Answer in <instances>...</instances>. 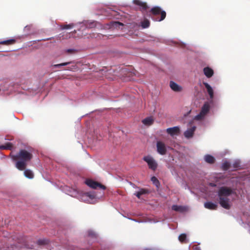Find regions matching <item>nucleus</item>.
I'll return each instance as SVG.
<instances>
[{"mask_svg": "<svg viewBox=\"0 0 250 250\" xmlns=\"http://www.w3.org/2000/svg\"><path fill=\"white\" fill-rule=\"evenodd\" d=\"M10 156L12 160L16 162L15 167L16 168L21 171L25 169L27 163L33 158L31 148H29L28 150L21 149L17 154L13 155L11 154Z\"/></svg>", "mask_w": 250, "mask_h": 250, "instance_id": "1", "label": "nucleus"}, {"mask_svg": "<svg viewBox=\"0 0 250 250\" xmlns=\"http://www.w3.org/2000/svg\"><path fill=\"white\" fill-rule=\"evenodd\" d=\"M233 192L230 188L227 187H221L218 192V195L219 198V204L223 208L229 209L230 208V205L229 203V199L228 197Z\"/></svg>", "mask_w": 250, "mask_h": 250, "instance_id": "2", "label": "nucleus"}, {"mask_svg": "<svg viewBox=\"0 0 250 250\" xmlns=\"http://www.w3.org/2000/svg\"><path fill=\"white\" fill-rule=\"evenodd\" d=\"M1 235L4 237H8V241L10 243L14 241L19 244L25 245L26 242V238L21 234L14 233L9 237L10 234L6 231H3L1 232Z\"/></svg>", "mask_w": 250, "mask_h": 250, "instance_id": "3", "label": "nucleus"}, {"mask_svg": "<svg viewBox=\"0 0 250 250\" xmlns=\"http://www.w3.org/2000/svg\"><path fill=\"white\" fill-rule=\"evenodd\" d=\"M150 12L153 16L152 19L156 21H161L164 20L166 17V13L162 11L160 7L156 6L151 8Z\"/></svg>", "mask_w": 250, "mask_h": 250, "instance_id": "4", "label": "nucleus"}, {"mask_svg": "<svg viewBox=\"0 0 250 250\" xmlns=\"http://www.w3.org/2000/svg\"><path fill=\"white\" fill-rule=\"evenodd\" d=\"M210 106L208 103H205L201 108L200 112L195 116L194 119L196 120H201L203 119L205 115L208 112Z\"/></svg>", "mask_w": 250, "mask_h": 250, "instance_id": "5", "label": "nucleus"}, {"mask_svg": "<svg viewBox=\"0 0 250 250\" xmlns=\"http://www.w3.org/2000/svg\"><path fill=\"white\" fill-rule=\"evenodd\" d=\"M143 160L147 163L149 168L153 171H155L157 169L158 164L152 157L147 155L144 157Z\"/></svg>", "mask_w": 250, "mask_h": 250, "instance_id": "6", "label": "nucleus"}, {"mask_svg": "<svg viewBox=\"0 0 250 250\" xmlns=\"http://www.w3.org/2000/svg\"><path fill=\"white\" fill-rule=\"evenodd\" d=\"M85 183L88 187H90L91 188H94V189L100 188L103 190H104L106 188V187L104 185L100 184V183H99L98 182L94 181L91 179H87L85 181Z\"/></svg>", "mask_w": 250, "mask_h": 250, "instance_id": "7", "label": "nucleus"}, {"mask_svg": "<svg viewBox=\"0 0 250 250\" xmlns=\"http://www.w3.org/2000/svg\"><path fill=\"white\" fill-rule=\"evenodd\" d=\"M157 151L162 155H165L167 153V148L164 143L162 141H158L156 144Z\"/></svg>", "mask_w": 250, "mask_h": 250, "instance_id": "8", "label": "nucleus"}, {"mask_svg": "<svg viewBox=\"0 0 250 250\" xmlns=\"http://www.w3.org/2000/svg\"><path fill=\"white\" fill-rule=\"evenodd\" d=\"M167 132L172 136L178 135L180 133V128L178 126L168 128L167 129Z\"/></svg>", "mask_w": 250, "mask_h": 250, "instance_id": "9", "label": "nucleus"}, {"mask_svg": "<svg viewBox=\"0 0 250 250\" xmlns=\"http://www.w3.org/2000/svg\"><path fill=\"white\" fill-rule=\"evenodd\" d=\"M133 3L140 6V10L142 11H146L148 8L146 3L140 0H134Z\"/></svg>", "mask_w": 250, "mask_h": 250, "instance_id": "10", "label": "nucleus"}, {"mask_svg": "<svg viewBox=\"0 0 250 250\" xmlns=\"http://www.w3.org/2000/svg\"><path fill=\"white\" fill-rule=\"evenodd\" d=\"M196 128L195 126H193L191 128L188 129L184 132V136L186 138H189L193 136L194 132Z\"/></svg>", "mask_w": 250, "mask_h": 250, "instance_id": "11", "label": "nucleus"}, {"mask_svg": "<svg viewBox=\"0 0 250 250\" xmlns=\"http://www.w3.org/2000/svg\"><path fill=\"white\" fill-rule=\"evenodd\" d=\"M204 73L205 76L208 78L211 77L213 74V70L209 67H206L203 69Z\"/></svg>", "mask_w": 250, "mask_h": 250, "instance_id": "12", "label": "nucleus"}, {"mask_svg": "<svg viewBox=\"0 0 250 250\" xmlns=\"http://www.w3.org/2000/svg\"><path fill=\"white\" fill-rule=\"evenodd\" d=\"M204 207L205 208L210 210H215L217 208V205L216 204L211 202H207L205 203Z\"/></svg>", "mask_w": 250, "mask_h": 250, "instance_id": "13", "label": "nucleus"}, {"mask_svg": "<svg viewBox=\"0 0 250 250\" xmlns=\"http://www.w3.org/2000/svg\"><path fill=\"white\" fill-rule=\"evenodd\" d=\"M169 85L170 88L174 91L179 92L182 89L181 86L173 81H170Z\"/></svg>", "mask_w": 250, "mask_h": 250, "instance_id": "14", "label": "nucleus"}, {"mask_svg": "<svg viewBox=\"0 0 250 250\" xmlns=\"http://www.w3.org/2000/svg\"><path fill=\"white\" fill-rule=\"evenodd\" d=\"M203 84L207 90L208 93L209 95L210 98L212 99L213 98V90L212 87L207 83L204 82Z\"/></svg>", "mask_w": 250, "mask_h": 250, "instance_id": "15", "label": "nucleus"}, {"mask_svg": "<svg viewBox=\"0 0 250 250\" xmlns=\"http://www.w3.org/2000/svg\"><path fill=\"white\" fill-rule=\"evenodd\" d=\"M142 123L145 125L150 126L153 124L154 119L152 117H148L143 120Z\"/></svg>", "mask_w": 250, "mask_h": 250, "instance_id": "16", "label": "nucleus"}, {"mask_svg": "<svg viewBox=\"0 0 250 250\" xmlns=\"http://www.w3.org/2000/svg\"><path fill=\"white\" fill-rule=\"evenodd\" d=\"M172 209L176 211L183 212L186 211V208L185 207L181 206L173 205L172 206Z\"/></svg>", "mask_w": 250, "mask_h": 250, "instance_id": "17", "label": "nucleus"}, {"mask_svg": "<svg viewBox=\"0 0 250 250\" xmlns=\"http://www.w3.org/2000/svg\"><path fill=\"white\" fill-rule=\"evenodd\" d=\"M205 161L208 164H213L215 162V158L211 155L208 154L204 157Z\"/></svg>", "mask_w": 250, "mask_h": 250, "instance_id": "18", "label": "nucleus"}, {"mask_svg": "<svg viewBox=\"0 0 250 250\" xmlns=\"http://www.w3.org/2000/svg\"><path fill=\"white\" fill-rule=\"evenodd\" d=\"M24 170V175L26 177L29 179H33L34 178V175L32 171L30 169H25Z\"/></svg>", "mask_w": 250, "mask_h": 250, "instance_id": "19", "label": "nucleus"}, {"mask_svg": "<svg viewBox=\"0 0 250 250\" xmlns=\"http://www.w3.org/2000/svg\"><path fill=\"white\" fill-rule=\"evenodd\" d=\"M13 145L11 143H7L4 145L0 146V149L12 150L13 149Z\"/></svg>", "mask_w": 250, "mask_h": 250, "instance_id": "20", "label": "nucleus"}, {"mask_svg": "<svg viewBox=\"0 0 250 250\" xmlns=\"http://www.w3.org/2000/svg\"><path fill=\"white\" fill-rule=\"evenodd\" d=\"M148 193V190L146 189L142 188L139 191L137 192L134 194L138 198H141V196L144 194H146Z\"/></svg>", "mask_w": 250, "mask_h": 250, "instance_id": "21", "label": "nucleus"}, {"mask_svg": "<svg viewBox=\"0 0 250 250\" xmlns=\"http://www.w3.org/2000/svg\"><path fill=\"white\" fill-rule=\"evenodd\" d=\"M49 240L47 239H39L37 241V244L39 246H44L49 243Z\"/></svg>", "mask_w": 250, "mask_h": 250, "instance_id": "22", "label": "nucleus"}, {"mask_svg": "<svg viewBox=\"0 0 250 250\" xmlns=\"http://www.w3.org/2000/svg\"><path fill=\"white\" fill-rule=\"evenodd\" d=\"M150 22L148 20L145 19L143 21L141 22V26L143 28H146L149 26Z\"/></svg>", "mask_w": 250, "mask_h": 250, "instance_id": "23", "label": "nucleus"}, {"mask_svg": "<svg viewBox=\"0 0 250 250\" xmlns=\"http://www.w3.org/2000/svg\"><path fill=\"white\" fill-rule=\"evenodd\" d=\"M15 42V40L14 39H10L6 41H4L0 42L1 44L9 45L13 44Z\"/></svg>", "mask_w": 250, "mask_h": 250, "instance_id": "24", "label": "nucleus"}, {"mask_svg": "<svg viewBox=\"0 0 250 250\" xmlns=\"http://www.w3.org/2000/svg\"><path fill=\"white\" fill-rule=\"evenodd\" d=\"M230 167V165L229 162H225L223 163L222 166V168L224 170H228Z\"/></svg>", "mask_w": 250, "mask_h": 250, "instance_id": "25", "label": "nucleus"}, {"mask_svg": "<svg viewBox=\"0 0 250 250\" xmlns=\"http://www.w3.org/2000/svg\"><path fill=\"white\" fill-rule=\"evenodd\" d=\"M71 63H72L71 62H65L59 63V64H54L53 66V67H56V68H60L61 66H66V65H67Z\"/></svg>", "mask_w": 250, "mask_h": 250, "instance_id": "26", "label": "nucleus"}, {"mask_svg": "<svg viewBox=\"0 0 250 250\" xmlns=\"http://www.w3.org/2000/svg\"><path fill=\"white\" fill-rule=\"evenodd\" d=\"M187 238V235L185 233L181 234L179 236V240L182 243H185Z\"/></svg>", "mask_w": 250, "mask_h": 250, "instance_id": "27", "label": "nucleus"}, {"mask_svg": "<svg viewBox=\"0 0 250 250\" xmlns=\"http://www.w3.org/2000/svg\"><path fill=\"white\" fill-rule=\"evenodd\" d=\"M151 180L154 184H155L157 187L158 186V185H159V182L156 177L153 176Z\"/></svg>", "mask_w": 250, "mask_h": 250, "instance_id": "28", "label": "nucleus"}, {"mask_svg": "<svg viewBox=\"0 0 250 250\" xmlns=\"http://www.w3.org/2000/svg\"><path fill=\"white\" fill-rule=\"evenodd\" d=\"M73 26H74L73 24L63 25L62 26V29H67L72 28L73 27Z\"/></svg>", "mask_w": 250, "mask_h": 250, "instance_id": "29", "label": "nucleus"}, {"mask_svg": "<svg viewBox=\"0 0 250 250\" xmlns=\"http://www.w3.org/2000/svg\"><path fill=\"white\" fill-rule=\"evenodd\" d=\"M77 68H78L76 64H75V65H72L71 66L68 67L67 68L66 70H70V71H73V70L77 69Z\"/></svg>", "mask_w": 250, "mask_h": 250, "instance_id": "30", "label": "nucleus"}, {"mask_svg": "<svg viewBox=\"0 0 250 250\" xmlns=\"http://www.w3.org/2000/svg\"><path fill=\"white\" fill-rule=\"evenodd\" d=\"M86 195L89 197L90 199H93L95 198V195L94 193H91L90 192H87L85 193Z\"/></svg>", "mask_w": 250, "mask_h": 250, "instance_id": "31", "label": "nucleus"}, {"mask_svg": "<svg viewBox=\"0 0 250 250\" xmlns=\"http://www.w3.org/2000/svg\"><path fill=\"white\" fill-rule=\"evenodd\" d=\"M118 25H123V24L119 22V21H116V22H114L113 23H112V26H116L117 27Z\"/></svg>", "mask_w": 250, "mask_h": 250, "instance_id": "32", "label": "nucleus"}, {"mask_svg": "<svg viewBox=\"0 0 250 250\" xmlns=\"http://www.w3.org/2000/svg\"><path fill=\"white\" fill-rule=\"evenodd\" d=\"M75 52V50L69 49L66 50V52L68 53H73Z\"/></svg>", "mask_w": 250, "mask_h": 250, "instance_id": "33", "label": "nucleus"}, {"mask_svg": "<svg viewBox=\"0 0 250 250\" xmlns=\"http://www.w3.org/2000/svg\"><path fill=\"white\" fill-rule=\"evenodd\" d=\"M193 249L194 250H200V248L198 247L197 246H194L193 247Z\"/></svg>", "mask_w": 250, "mask_h": 250, "instance_id": "34", "label": "nucleus"}, {"mask_svg": "<svg viewBox=\"0 0 250 250\" xmlns=\"http://www.w3.org/2000/svg\"><path fill=\"white\" fill-rule=\"evenodd\" d=\"M209 186H210L211 187H215L216 186L215 184L212 183H210L209 184Z\"/></svg>", "mask_w": 250, "mask_h": 250, "instance_id": "35", "label": "nucleus"}, {"mask_svg": "<svg viewBox=\"0 0 250 250\" xmlns=\"http://www.w3.org/2000/svg\"><path fill=\"white\" fill-rule=\"evenodd\" d=\"M50 39V38H48V39H45V40H43L44 41H48V40H49Z\"/></svg>", "mask_w": 250, "mask_h": 250, "instance_id": "36", "label": "nucleus"}, {"mask_svg": "<svg viewBox=\"0 0 250 250\" xmlns=\"http://www.w3.org/2000/svg\"><path fill=\"white\" fill-rule=\"evenodd\" d=\"M13 245H15V243L11 244V246H12Z\"/></svg>", "mask_w": 250, "mask_h": 250, "instance_id": "37", "label": "nucleus"}, {"mask_svg": "<svg viewBox=\"0 0 250 250\" xmlns=\"http://www.w3.org/2000/svg\"><path fill=\"white\" fill-rule=\"evenodd\" d=\"M5 249V247L2 248V249H3L2 250H5V249ZM1 249H2V248H1V249H0V250H1Z\"/></svg>", "mask_w": 250, "mask_h": 250, "instance_id": "38", "label": "nucleus"}, {"mask_svg": "<svg viewBox=\"0 0 250 250\" xmlns=\"http://www.w3.org/2000/svg\"><path fill=\"white\" fill-rule=\"evenodd\" d=\"M234 167L236 168V167H237V166L236 165L234 166Z\"/></svg>", "mask_w": 250, "mask_h": 250, "instance_id": "39", "label": "nucleus"}, {"mask_svg": "<svg viewBox=\"0 0 250 250\" xmlns=\"http://www.w3.org/2000/svg\"><path fill=\"white\" fill-rule=\"evenodd\" d=\"M6 248H8V249L9 248V246H6Z\"/></svg>", "mask_w": 250, "mask_h": 250, "instance_id": "40", "label": "nucleus"}]
</instances>
